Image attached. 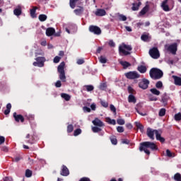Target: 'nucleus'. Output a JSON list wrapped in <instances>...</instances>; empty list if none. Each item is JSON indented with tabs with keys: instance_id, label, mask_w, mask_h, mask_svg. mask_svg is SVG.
Here are the masks:
<instances>
[{
	"instance_id": "f257e3e1",
	"label": "nucleus",
	"mask_w": 181,
	"mask_h": 181,
	"mask_svg": "<svg viewBox=\"0 0 181 181\" xmlns=\"http://www.w3.org/2000/svg\"><path fill=\"white\" fill-rule=\"evenodd\" d=\"M148 148L151 149V151H158L159 149L158 148V146L155 144V143L153 142L144 141V142L140 143V146H139L140 152H145L146 155H151V151H149Z\"/></svg>"
},
{
	"instance_id": "f03ea898",
	"label": "nucleus",
	"mask_w": 181,
	"mask_h": 181,
	"mask_svg": "<svg viewBox=\"0 0 181 181\" xmlns=\"http://www.w3.org/2000/svg\"><path fill=\"white\" fill-rule=\"evenodd\" d=\"M80 4H81V0H69V6L71 9H74L76 6L78 8L74 11V13L77 16H81V15H83V12H84V7L79 6Z\"/></svg>"
},
{
	"instance_id": "7ed1b4c3",
	"label": "nucleus",
	"mask_w": 181,
	"mask_h": 181,
	"mask_svg": "<svg viewBox=\"0 0 181 181\" xmlns=\"http://www.w3.org/2000/svg\"><path fill=\"white\" fill-rule=\"evenodd\" d=\"M152 80H160L163 77V71L158 68H152L149 71Z\"/></svg>"
},
{
	"instance_id": "20e7f679",
	"label": "nucleus",
	"mask_w": 181,
	"mask_h": 181,
	"mask_svg": "<svg viewBox=\"0 0 181 181\" xmlns=\"http://www.w3.org/2000/svg\"><path fill=\"white\" fill-rule=\"evenodd\" d=\"M131 50H132V47L131 45H127L126 44H122L119 47V53H122L124 56H128L131 54Z\"/></svg>"
},
{
	"instance_id": "39448f33",
	"label": "nucleus",
	"mask_w": 181,
	"mask_h": 181,
	"mask_svg": "<svg viewBox=\"0 0 181 181\" xmlns=\"http://www.w3.org/2000/svg\"><path fill=\"white\" fill-rule=\"evenodd\" d=\"M64 66H66V64L64 62H62L57 68L58 73H59V78L64 83L66 82V73L64 72Z\"/></svg>"
},
{
	"instance_id": "423d86ee",
	"label": "nucleus",
	"mask_w": 181,
	"mask_h": 181,
	"mask_svg": "<svg viewBox=\"0 0 181 181\" xmlns=\"http://www.w3.org/2000/svg\"><path fill=\"white\" fill-rule=\"evenodd\" d=\"M165 49L167 52L172 53V54H176V52H177V43L175 42L170 45H165Z\"/></svg>"
},
{
	"instance_id": "0eeeda50",
	"label": "nucleus",
	"mask_w": 181,
	"mask_h": 181,
	"mask_svg": "<svg viewBox=\"0 0 181 181\" xmlns=\"http://www.w3.org/2000/svg\"><path fill=\"white\" fill-rule=\"evenodd\" d=\"M149 55L152 59H159L160 57V54L159 53V49H158V47H153L151 48L149 52Z\"/></svg>"
},
{
	"instance_id": "6e6552de",
	"label": "nucleus",
	"mask_w": 181,
	"mask_h": 181,
	"mask_svg": "<svg viewBox=\"0 0 181 181\" xmlns=\"http://www.w3.org/2000/svg\"><path fill=\"white\" fill-rule=\"evenodd\" d=\"M125 77H127L129 80H135V78H139L141 75L138 74L136 71H129L124 74Z\"/></svg>"
},
{
	"instance_id": "1a4fd4ad",
	"label": "nucleus",
	"mask_w": 181,
	"mask_h": 181,
	"mask_svg": "<svg viewBox=\"0 0 181 181\" xmlns=\"http://www.w3.org/2000/svg\"><path fill=\"white\" fill-rule=\"evenodd\" d=\"M150 83L149 80L144 78L139 83V87L142 90H146L149 87Z\"/></svg>"
},
{
	"instance_id": "9d476101",
	"label": "nucleus",
	"mask_w": 181,
	"mask_h": 181,
	"mask_svg": "<svg viewBox=\"0 0 181 181\" xmlns=\"http://www.w3.org/2000/svg\"><path fill=\"white\" fill-rule=\"evenodd\" d=\"M89 32L94 33V35H101V28L97 25H90L89 27Z\"/></svg>"
},
{
	"instance_id": "9b49d317",
	"label": "nucleus",
	"mask_w": 181,
	"mask_h": 181,
	"mask_svg": "<svg viewBox=\"0 0 181 181\" xmlns=\"http://www.w3.org/2000/svg\"><path fill=\"white\" fill-rule=\"evenodd\" d=\"M13 117L16 122H25V117L22 115H17L16 112L13 113Z\"/></svg>"
},
{
	"instance_id": "f8f14e48",
	"label": "nucleus",
	"mask_w": 181,
	"mask_h": 181,
	"mask_svg": "<svg viewBox=\"0 0 181 181\" xmlns=\"http://www.w3.org/2000/svg\"><path fill=\"white\" fill-rule=\"evenodd\" d=\"M155 131L157 130L152 129L151 127H148L146 129V135L150 139H151V141H153V139H155Z\"/></svg>"
},
{
	"instance_id": "ddd939ff",
	"label": "nucleus",
	"mask_w": 181,
	"mask_h": 181,
	"mask_svg": "<svg viewBox=\"0 0 181 181\" xmlns=\"http://www.w3.org/2000/svg\"><path fill=\"white\" fill-rule=\"evenodd\" d=\"M31 127H36V122H35V115H28L26 116Z\"/></svg>"
},
{
	"instance_id": "4468645a",
	"label": "nucleus",
	"mask_w": 181,
	"mask_h": 181,
	"mask_svg": "<svg viewBox=\"0 0 181 181\" xmlns=\"http://www.w3.org/2000/svg\"><path fill=\"white\" fill-rule=\"evenodd\" d=\"M25 138L26 139H28L26 141L27 144H30V145H33V144H35V134L30 136V134H28L26 135Z\"/></svg>"
},
{
	"instance_id": "2eb2a0df",
	"label": "nucleus",
	"mask_w": 181,
	"mask_h": 181,
	"mask_svg": "<svg viewBox=\"0 0 181 181\" xmlns=\"http://www.w3.org/2000/svg\"><path fill=\"white\" fill-rule=\"evenodd\" d=\"M93 125H95V127H99L100 128H101V127H104V122H103V121H101L100 119H98V117L95 118L94 120H93Z\"/></svg>"
},
{
	"instance_id": "dca6fc26",
	"label": "nucleus",
	"mask_w": 181,
	"mask_h": 181,
	"mask_svg": "<svg viewBox=\"0 0 181 181\" xmlns=\"http://www.w3.org/2000/svg\"><path fill=\"white\" fill-rule=\"evenodd\" d=\"M169 0H164L161 4V8L165 12H169L170 8H169V5H168V2Z\"/></svg>"
},
{
	"instance_id": "f3484780",
	"label": "nucleus",
	"mask_w": 181,
	"mask_h": 181,
	"mask_svg": "<svg viewBox=\"0 0 181 181\" xmlns=\"http://www.w3.org/2000/svg\"><path fill=\"white\" fill-rule=\"evenodd\" d=\"M60 175L62 176H69L70 175V171L69 170V168L64 165H62V169L60 173Z\"/></svg>"
},
{
	"instance_id": "a211bd4d",
	"label": "nucleus",
	"mask_w": 181,
	"mask_h": 181,
	"mask_svg": "<svg viewBox=\"0 0 181 181\" xmlns=\"http://www.w3.org/2000/svg\"><path fill=\"white\" fill-rule=\"evenodd\" d=\"M35 60L39 63V67H43L45 66V62H46V58L45 57H38Z\"/></svg>"
},
{
	"instance_id": "6ab92c4d",
	"label": "nucleus",
	"mask_w": 181,
	"mask_h": 181,
	"mask_svg": "<svg viewBox=\"0 0 181 181\" xmlns=\"http://www.w3.org/2000/svg\"><path fill=\"white\" fill-rule=\"evenodd\" d=\"M95 15H96V16H105L107 11L103 8H99L95 11Z\"/></svg>"
},
{
	"instance_id": "aec40b11",
	"label": "nucleus",
	"mask_w": 181,
	"mask_h": 181,
	"mask_svg": "<svg viewBox=\"0 0 181 181\" xmlns=\"http://www.w3.org/2000/svg\"><path fill=\"white\" fill-rule=\"evenodd\" d=\"M156 138L157 141H160L161 144L165 142V138L161 137L160 132L158 130H155Z\"/></svg>"
},
{
	"instance_id": "412c9836",
	"label": "nucleus",
	"mask_w": 181,
	"mask_h": 181,
	"mask_svg": "<svg viewBox=\"0 0 181 181\" xmlns=\"http://www.w3.org/2000/svg\"><path fill=\"white\" fill-rule=\"evenodd\" d=\"M56 33V30L53 28H48L46 30V35L47 36H53Z\"/></svg>"
},
{
	"instance_id": "4be33fe9",
	"label": "nucleus",
	"mask_w": 181,
	"mask_h": 181,
	"mask_svg": "<svg viewBox=\"0 0 181 181\" xmlns=\"http://www.w3.org/2000/svg\"><path fill=\"white\" fill-rule=\"evenodd\" d=\"M169 95H168V93H164L162 96L161 101L163 103V104L166 105L168 104V101H169Z\"/></svg>"
},
{
	"instance_id": "5701e85b",
	"label": "nucleus",
	"mask_w": 181,
	"mask_h": 181,
	"mask_svg": "<svg viewBox=\"0 0 181 181\" xmlns=\"http://www.w3.org/2000/svg\"><path fill=\"white\" fill-rule=\"evenodd\" d=\"M83 90L84 91H88V93H90V91L94 90V86L93 85H85L83 86Z\"/></svg>"
},
{
	"instance_id": "b1692460",
	"label": "nucleus",
	"mask_w": 181,
	"mask_h": 181,
	"mask_svg": "<svg viewBox=\"0 0 181 181\" xmlns=\"http://www.w3.org/2000/svg\"><path fill=\"white\" fill-rule=\"evenodd\" d=\"M173 78H174L175 85V86H181V78L176 76H173Z\"/></svg>"
},
{
	"instance_id": "393cba45",
	"label": "nucleus",
	"mask_w": 181,
	"mask_h": 181,
	"mask_svg": "<svg viewBox=\"0 0 181 181\" xmlns=\"http://www.w3.org/2000/svg\"><path fill=\"white\" fill-rule=\"evenodd\" d=\"M138 71H139L140 73H141V74H144V73H146V66H144V65H141L139 66H138L137 68Z\"/></svg>"
},
{
	"instance_id": "a878e982",
	"label": "nucleus",
	"mask_w": 181,
	"mask_h": 181,
	"mask_svg": "<svg viewBox=\"0 0 181 181\" xmlns=\"http://www.w3.org/2000/svg\"><path fill=\"white\" fill-rule=\"evenodd\" d=\"M11 108H12V105L11 103H8L6 105V110H4V115H9Z\"/></svg>"
},
{
	"instance_id": "bb28decb",
	"label": "nucleus",
	"mask_w": 181,
	"mask_h": 181,
	"mask_svg": "<svg viewBox=\"0 0 181 181\" xmlns=\"http://www.w3.org/2000/svg\"><path fill=\"white\" fill-rule=\"evenodd\" d=\"M120 64L123 66V69H128V67H131V63H129L127 61L120 62Z\"/></svg>"
},
{
	"instance_id": "cd10ccee",
	"label": "nucleus",
	"mask_w": 181,
	"mask_h": 181,
	"mask_svg": "<svg viewBox=\"0 0 181 181\" xmlns=\"http://www.w3.org/2000/svg\"><path fill=\"white\" fill-rule=\"evenodd\" d=\"M37 9V6H33L32 9L30 10V16L32 18H36V10Z\"/></svg>"
},
{
	"instance_id": "c85d7f7f",
	"label": "nucleus",
	"mask_w": 181,
	"mask_h": 181,
	"mask_svg": "<svg viewBox=\"0 0 181 181\" xmlns=\"http://www.w3.org/2000/svg\"><path fill=\"white\" fill-rule=\"evenodd\" d=\"M61 97L62 98H64L65 101H70V100L71 99V96H70V95L67 93H62Z\"/></svg>"
},
{
	"instance_id": "c756f323",
	"label": "nucleus",
	"mask_w": 181,
	"mask_h": 181,
	"mask_svg": "<svg viewBox=\"0 0 181 181\" xmlns=\"http://www.w3.org/2000/svg\"><path fill=\"white\" fill-rule=\"evenodd\" d=\"M135 126L136 127L137 129H139L141 132H144V125L139 122H135Z\"/></svg>"
},
{
	"instance_id": "7c9ffc66",
	"label": "nucleus",
	"mask_w": 181,
	"mask_h": 181,
	"mask_svg": "<svg viewBox=\"0 0 181 181\" xmlns=\"http://www.w3.org/2000/svg\"><path fill=\"white\" fill-rule=\"evenodd\" d=\"M148 11H149V6H146L139 12V15L144 16V15H145L146 13V12H148Z\"/></svg>"
},
{
	"instance_id": "2f4dec72",
	"label": "nucleus",
	"mask_w": 181,
	"mask_h": 181,
	"mask_svg": "<svg viewBox=\"0 0 181 181\" xmlns=\"http://www.w3.org/2000/svg\"><path fill=\"white\" fill-rule=\"evenodd\" d=\"M128 102L135 104L136 103V98H135V96H134V95H129L128 97Z\"/></svg>"
},
{
	"instance_id": "473e14b6",
	"label": "nucleus",
	"mask_w": 181,
	"mask_h": 181,
	"mask_svg": "<svg viewBox=\"0 0 181 181\" xmlns=\"http://www.w3.org/2000/svg\"><path fill=\"white\" fill-rule=\"evenodd\" d=\"M38 18L40 22H45L47 19V16H46V14H40Z\"/></svg>"
},
{
	"instance_id": "72a5a7b5",
	"label": "nucleus",
	"mask_w": 181,
	"mask_h": 181,
	"mask_svg": "<svg viewBox=\"0 0 181 181\" xmlns=\"http://www.w3.org/2000/svg\"><path fill=\"white\" fill-rule=\"evenodd\" d=\"M13 13L16 16H20V15H22V8H19L14 9Z\"/></svg>"
},
{
	"instance_id": "f704fd0d",
	"label": "nucleus",
	"mask_w": 181,
	"mask_h": 181,
	"mask_svg": "<svg viewBox=\"0 0 181 181\" xmlns=\"http://www.w3.org/2000/svg\"><path fill=\"white\" fill-rule=\"evenodd\" d=\"M106 122H107V124H110V125H115V124H117V122H115V119H112L110 117L106 118Z\"/></svg>"
},
{
	"instance_id": "c9c22d12",
	"label": "nucleus",
	"mask_w": 181,
	"mask_h": 181,
	"mask_svg": "<svg viewBox=\"0 0 181 181\" xmlns=\"http://www.w3.org/2000/svg\"><path fill=\"white\" fill-rule=\"evenodd\" d=\"M151 93H152V94H154V95H160V91L158 90V89L156 88H151L150 89Z\"/></svg>"
},
{
	"instance_id": "e433bc0d",
	"label": "nucleus",
	"mask_w": 181,
	"mask_h": 181,
	"mask_svg": "<svg viewBox=\"0 0 181 181\" xmlns=\"http://www.w3.org/2000/svg\"><path fill=\"white\" fill-rule=\"evenodd\" d=\"M159 117H165L166 115V109L161 108L158 112Z\"/></svg>"
},
{
	"instance_id": "4c0bfd02",
	"label": "nucleus",
	"mask_w": 181,
	"mask_h": 181,
	"mask_svg": "<svg viewBox=\"0 0 181 181\" xmlns=\"http://www.w3.org/2000/svg\"><path fill=\"white\" fill-rule=\"evenodd\" d=\"M99 62L102 63L103 64H105L107 63V58L105 57L104 56H100L99 58Z\"/></svg>"
},
{
	"instance_id": "58836bf2",
	"label": "nucleus",
	"mask_w": 181,
	"mask_h": 181,
	"mask_svg": "<svg viewBox=\"0 0 181 181\" xmlns=\"http://www.w3.org/2000/svg\"><path fill=\"white\" fill-rule=\"evenodd\" d=\"M166 156L168 158H175V153H171L170 150H169V149L166 150Z\"/></svg>"
},
{
	"instance_id": "ea45409f",
	"label": "nucleus",
	"mask_w": 181,
	"mask_h": 181,
	"mask_svg": "<svg viewBox=\"0 0 181 181\" xmlns=\"http://www.w3.org/2000/svg\"><path fill=\"white\" fill-rule=\"evenodd\" d=\"M110 141H111L112 145H117V144H118V141L117 140V137L115 136H111Z\"/></svg>"
},
{
	"instance_id": "a19ab883",
	"label": "nucleus",
	"mask_w": 181,
	"mask_h": 181,
	"mask_svg": "<svg viewBox=\"0 0 181 181\" xmlns=\"http://www.w3.org/2000/svg\"><path fill=\"white\" fill-rule=\"evenodd\" d=\"M74 130V127L73 126V124H69L67 126L68 134H71V132H73Z\"/></svg>"
},
{
	"instance_id": "79ce46f5",
	"label": "nucleus",
	"mask_w": 181,
	"mask_h": 181,
	"mask_svg": "<svg viewBox=\"0 0 181 181\" xmlns=\"http://www.w3.org/2000/svg\"><path fill=\"white\" fill-rule=\"evenodd\" d=\"M174 180L181 181V175L179 173H177L174 175Z\"/></svg>"
},
{
	"instance_id": "37998d69",
	"label": "nucleus",
	"mask_w": 181,
	"mask_h": 181,
	"mask_svg": "<svg viewBox=\"0 0 181 181\" xmlns=\"http://www.w3.org/2000/svg\"><path fill=\"white\" fill-rule=\"evenodd\" d=\"M156 88H158V90H160V88H162V87H163V83H162V81H158L156 83Z\"/></svg>"
},
{
	"instance_id": "c03bdc74",
	"label": "nucleus",
	"mask_w": 181,
	"mask_h": 181,
	"mask_svg": "<svg viewBox=\"0 0 181 181\" xmlns=\"http://www.w3.org/2000/svg\"><path fill=\"white\" fill-rule=\"evenodd\" d=\"M81 132H82L81 129H76L74 132V136H78V135H80V134H81Z\"/></svg>"
},
{
	"instance_id": "a18cd8bd",
	"label": "nucleus",
	"mask_w": 181,
	"mask_h": 181,
	"mask_svg": "<svg viewBox=\"0 0 181 181\" xmlns=\"http://www.w3.org/2000/svg\"><path fill=\"white\" fill-rule=\"evenodd\" d=\"M102 130L103 129H101V128L98 127V126L92 127V131H93V132H95V133L101 132Z\"/></svg>"
},
{
	"instance_id": "49530a36",
	"label": "nucleus",
	"mask_w": 181,
	"mask_h": 181,
	"mask_svg": "<svg viewBox=\"0 0 181 181\" xmlns=\"http://www.w3.org/2000/svg\"><path fill=\"white\" fill-rule=\"evenodd\" d=\"M32 170L27 169L25 170V177H32Z\"/></svg>"
},
{
	"instance_id": "de8ad7c7",
	"label": "nucleus",
	"mask_w": 181,
	"mask_h": 181,
	"mask_svg": "<svg viewBox=\"0 0 181 181\" xmlns=\"http://www.w3.org/2000/svg\"><path fill=\"white\" fill-rule=\"evenodd\" d=\"M118 18H119V21H122L123 22H125V21H127V16L122 14H119L118 16Z\"/></svg>"
},
{
	"instance_id": "09e8293b",
	"label": "nucleus",
	"mask_w": 181,
	"mask_h": 181,
	"mask_svg": "<svg viewBox=\"0 0 181 181\" xmlns=\"http://www.w3.org/2000/svg\"><path fill=\"white\" fill-rule=\"evenodd\" d=\"M175 121H181V113L180 112L175 115Z\"/></svg>"
},
{
	"instance_id": "8fccbe9b",
	"label": "nucleus",
	"mask_w": 181,
	"mask_h": 181,
	"mask_svg": "<svg viewBox=\"0 0 181 181\" xmlns=\"http://www.w3.org/2000/svg\"><path fill=\"white\" fill-rule=\"evenodd\" d=\"M100 104L102 107H104L105 108H108V102L101 100Z\"/></svg>"
},
{
	"instance_id": "3c124183",
	"label": "nucleus",
	"mask_w": 181,
	"mask_h": 181,
	"mask_svg": "<svg viewBox=\"0 0 181 181\" xmlns=\"http://www.w3.org/2000/svg\"><path fill=\"white\" fill-rule=\"evenodd\" d=\"M117 122L119 125H124L125 124V120H124V119H119L117 120Z\"/></svg>"
},
{
	"instance_id": "603ef678",
	"label": "nucleus",
	"mask_w": 181,
	"mask_h": 181,
	"mask_svg": "<svg viewBox=\"0 0 181 181\" xmlns=\"http://www.w3.org/2000/svg\"><path fill=\"white\" fill-rule=\"evenodd\" d=\"M139 9V7H138L136 6V3H133L132 4V11H138Z\"/></svg>"
},
{
	"instance_id": "864d4df0",
	"label": "nucleus",
	"mask_w": 181,
	"mask_h": 181,
	"mask_svg": "<svg viewBox=\"0 0 181 181\" xmlns=\"http://www.w3.org/2000/svg\"><path fill=\"white\" fill-rule=\"evenodd\" d=\"M117 132L122 133L124 131V127L119 126L117 127Z\"/></svg>"
},
{
	"instance_id": "5fc2aeb1",
	"label": "nucleus",
	"mask_w": 181,
	"mask_h": 181,
	"mask_svg": "<svg viewBox=\"0 0 181 181\" xmlns=\"http://www.w3.org/2000/svg\"><path fill=\"white\" fill-rule=\"evenodd\" d=\"M129 94L132 95L134 94V93H135V90H134V88L131 86H128V88H127Z\"/></svg>"
},
{
	"instance_id": "6e6d98bb",
	"label": "nucleus",
	"mask_w": 181,
	"mask_h": 181,
	"mask_svg": "<svg viewBox=\"0 0 181 181\" xmlns=\"http://www.w3.org/2000/svg\"><path fill=\"white\" fill-rule=\"evenodd\" d=\"M148 36L146 35H142L141 37V40H143L144 42H146V40H148Z\"/></svg>"
},
{
	"instance_id": "4d7b16f0",
	"label": "nucleus",
	"mask_w": 181,
	"mask_h": 181,
	"mask_svg": "<svg viewBox=\"0 0 181 181\" xmlns=\"http://www.w3.org/2000/svg\"><path fill=\"white\" fill-rule=\"evenodd\" d=\"M105 88H107V83H101L100 86V89L104 90Z\"/></svg>"
},
{
	"instance_id": "13d9d810",
	"label": "nucleus",
	"mask_w": 181,
	"mask_h": 181,
	"mask_svg": "<svg viewBox=\"0 0 181 181\" xmlns=\"http://www.w3.org/2000/svg\"><path fill=\"white\" fill-rule=\"evenodd\" d=\"M108 45H109V46H110V47H115V42H114V41L112 40H110L109 41Z\"/></svg>"
},
{
	"instance_id": "bf43d9fd",
	"label": "nucleus",
	"mask_w": 181,
	"mask_h": 181,
	"mask_svg": "<svg viewBox=\"0 0 181 181\" xmlns=\"http://www.w3.org/2000/svg\"><path fill=\"white\" fill-rule=\"evenodd\" d=\"M60 59H62L60 57L56 56V57L54 58L53 62H54V63H59V62H60Z\"/></svg>"
},
{
	"instance_id": "052dcab7",
	"label": "nucleus",
	"mask_w": 181,
	"mask_h": 181,
	"mask_svg": "<svg viewBox=\"0 0 181 181\" xmlns=\"http://www.w3.org/2000/svg\"><path fill=\"white\" fill-rule=\"evenodd\" d=\"M55 87H57V88H59V87H62V81H57L55 83Z\"/></svg>"
},
{
	"instance_id": "680f3d73",
	"label": "nucleus",
	"mask_w": 181,
	"mask_h": 181,
	"mask_svg": "<svg viewBox=\"0 0 181 181\" xmlns=\"http://www.w3.org/2000/svg\"><path fill=\"white\" fill-rule=\"evenodd\" d=\"M5 144V137L4 136H0V145Z\"/></svg>"
},
{
	"instance_id": "e2e57ef3",
	"label": "nucleus",
	"mask_w": 181,
	"mask_h": 181,
	"mask_svg": "<svg viewBox=\"0 0 181 181\" xmlns=\"http://www.w3.org/2000/svg\"><path fill=\"white\" fill-rule=\"evenodd\" d=\"M110 111H112V112H117V108H115V106L114 105H110Z\"/></svg>"
},
{
	"instance_id": "0e129e2a",
	"label": "nucleus",
	"mask_w": 181,
	"mask_h": 181,
	"mask_svg": "<svg viewBox=\"0 0 181 181\" xmlns=\"http://www.w3.org/2000/svg\"><path fill=\"white\" fill-rule=\"evenodd\" d=\"M83 111L85 112H91V109L87 106L83 107Z\"/></svg>"
},
{
	"instance_id": "69168bd1",
	"label": "nucleus",
	"mask_w": 181,
	"mask_h": 181,
	"mask_svg": "<svg viewBox=\"0 0 181 181\" xmlns=\"http://www.w3.org/2000/svg\"><path fill=\"white\" fill-rule=\"evenodd\" d=\"M4 181H13V178H12L11 177H5L3 179Z\"/></svg>"
},
{
	"instance_id": "338daca9",
	"label": "nucleus",
	"mask_w": 181,
	"mask_h": 181,
	"mask_svg": "<svg viewBox=\"0 0 181 181\" xmlns=\"http://www.w3.org/2000/svg\"><path fill=\"white\" fill-rule=\"evenodd\" d=\"M79 181H91V180H90V178H88L87 177H83L81 178L79 180Z\"/></svg>"
},
{
	"instance_id": "774afa93",
	"label": "nucleus",
	"mask_w": 181,
	"mask_h": 181,
	"mask_svg": "<svg viewBox=\"0 0 181 181\" xmlns=\"http://www.w3.org/2000/svg\"><path fill=\"white\" fill-rule=\"evenodd\" d=\"M122 144H125L126 145H129V140L127 139H124L122 141Z\"/></svg>"
}]
</instances>
